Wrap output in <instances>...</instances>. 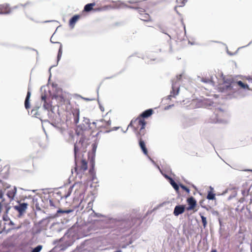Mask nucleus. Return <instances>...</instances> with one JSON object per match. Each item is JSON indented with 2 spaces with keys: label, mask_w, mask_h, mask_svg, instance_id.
Returning a JSON list of instances; mask_svg holds the SVG:
<instances>
[{
  "label": "nucleus",
  "mask_w": 252,
  "mask_h": 252,
  "mask_svg": "<svg viewBox=\"0 0 252 252\" xmlns=\"http://www.w3.org/2000/svg\"><path fill=\"white\" fill-rule=\"evenodd\" d=\"M146 124V122L145 120L139 116L136 119H132L128 126L133 127L135 130L139 129V131L136 134V136H138L145 135L146 133V130L145 129Z\"/></svg>",
  "instance_id": "nucleus-1"
},
{
  "label": "nucleus",
  "mask_w": 252,
  "mask_h": 252,
  "mask_svg": "<svg viewBox=\"0 0 252 252\" xmlns=\"http://www.w3.org/2000/svg\"><path fill=\"white\" fill-rule=\"evenodd\" d=\"M52 98L56 100L58 106L67 105L70 103L69 100L67 98L66 94L60 88H56L55 92L52 95Z\"/></svg>",
  "instance_id": "nucleus-2"
},
{
  "label": "nucleus",
  "mask_w": 252,
  "mask_h": 252,
  "mask_svg": "<svg viewBox=\"0 0 252 252\" xmlns=\"http://www.w3.org/2000/svg\"><path fill=\"white\" fill-rule=\"evenodd\" d=\"M9 167L4 166L0 169V198H2L3 195V190L8 189L10 186L6 183L3 182L1 179L6 178L9 175Z\"/></svg>",
  "instance_id": "nucleus-3"
},
{
  "label": "nucleus",
  "mask_w": 252,
  "mask_h": 252,
  "mask_svg": "<svg viewBox=\"0 0 252 252\" xmlns=\"http://www.w3.org/2000/svg\"><path fill=\"white\" fill-rule=\"evenodd\" d=\"M225 87L227 90H231L232 88L239 86L241 88L249 89L248 85L241 81H235L232 78L227 79L224 81Z\"/></svg>",
  "instance_id": "nucleus-4"
},
{
  "label": "nucleus",
  "mask_w": 252,
  "mask_h": 252,
  "mask_svg": "<svg viewBox=\"0 0 252 252\" xmlns=\"http://www.w3.org/2000/svg\"><path fill=\"white\" fill-rule=\"evenodd\" d=\"M75 172L76 174H79L82 173L87 170L88 168L87 162L86 159H82L79 160V157L77 156L75 158Z\"/></svg>",
  "instance_id": "nucleus-5"
},
{
  "label": "nucleus",
  "mask_w": 252,
  "mask_h": 252,
  "mask_svg": "<svg viewBox=\"0 0 252 252\" xmlns=\"http://www.w3.org/2000/svg\"><path fill=\"white\" fill-rule=\"evenodd\" d=\"M85 139L82 137L78 141H77L74 144V157H79L80 153L86 152V146L84 144Z\"/></svg>",
  "instance_id": "nucleus-6"
},
{
  "label": "nucleus",
  "mask_w": 252,
  "mask_h": 252,
  "mask_svg": "<svg viewBox=\"0 0 252 252\" xmlns=\"http://www.w3.org/2000/svg\"><path fill=\"white\" fill-rule=\"evenodd\" d=\"M28 206L26 203H19L17 205L13 206V208L19 213L18 217H21L25 213Z\"/></svg>",
  "instance_id": "nucleus-7"
},
{
  "label": "nucleus",
  "mask_w": 252,
  "mask_h": 252,
  "mask_svg": "<svg viewBox=\"0 0 252 252\" xmlns=\"http://www.w3.org/2000/svg\"><path fill=\"white\" fill-rule=\"evenodd\" d=\"M144 135H138L136 136L138 139L139 145V146H140L141 149L142 150V152L145 155H148V150L146 147V145H145V142L142 139V136Z\"/></svg>",
  "instance_id": "nucleus-8"
},
{
  "label": "nucleus",
  "mask_w": 252,
  "mask_h": 252,
  "mask_svg": "<svg viewBox=\"0 0 252 252\" xmlns=\"http://www.w3.org/2000/svg\"><path fill=\"white\" fill-rule=\"evenodd\" d=\"M187 202L189 205L187 208L188 211L194 210L197 205L196 201L192 196L188 198L187 200Z\"/></svg>",
  "instance_id": "nucleus-9"
},
{
  "label": "nucleus",
  "mask_w": 252,
  "mask_h": 252,
  "mask_svg": "<svg viewBox=\"0 0 252 252\" xmlns=\"http://www.w3.org/2000/svg\"><path fill=\"white\" fill-rule=\"evenodd\" d=\"M11 8L9 4L3 3L0 4V14H7L11 12Z\"/></svg>",
  "instance_id": "nucleus-10"
},
{
  "label": "nucleus",
  "mask_w": 252,
  "mask_h": 252,
  "mask_svg": "<svg viewBox=\"0 0 252 252\" xmlns=\"http://www.w3.org/2000/svg\"><path fill=\"white\" fill-rule=\"evenodd\" d=\"M128 2L129 3H132L134 4V5L131 6V7L132 8H136L137 9L138 12L140 16L142 15V14L144 13L145 12V10L142 8H141L139 7L140 6V2L139 1H136L134 2L132 0H129L128 1Z\"/></svg>",
  "instance_id": "nucleus-11"
},
{
  "label": "nucleus",
  "mask_w": 252,
  "mask_h": 252,
  "mask_svg": "<svg viewBox=\"0 0 252 252\" xmlns=\"http://www.w3.org/2000/svg\"><path fill=\"white\" fill-rule=\"evenodd\" d=\"M185 211V206L183 205H179L176 206L173 214L175 216H178L180 214H183Z\"/></svg>",
  "instance_id": "nucleus-12"
},
{
  "label": "nucleus",
  "mask_w": 252,
  "mask_h": 252,
  "mask_svg": "<svg viewBox=\"0 0 252 252\" xmlns=\"http://www.w3.org/2000/svg\"><path fill=\"white\" fill-rule=\"evenodd\" d=\"M41 99L44 101L43 107L46 110H51L52 108V105L51 104V101L49 99H47L46 98V95H42L41 96Z\"/></svg>",
  "instance_id": "nucleus-13"
},
{
  "label": "nucleus",
  "mask_w": 252,
  "mask_h": 252,
  "mask_svg": "<svg viewBox=\"0 0 252 252\" xmlns=\"http://www.w3.org/2000/svg\"><path fill=\"white\" fill-rule=\"evenodd\" d=\"M224 114L223 112L220 110H218L216 111V118L212 120L211 122L217 123L218 122H221L222 120L220 118H219V116H222Z\"/></svg>",
  "instance_id": "nucleus-14"
},
{
  "label": "nucleus",
  "mask_w": 252,
  "mask_h": 252,
  "mask_svg": "<svg viewBox=\"0 0 252 252\" xmlns=\"http://www.w3.org/2000/svg\"><path fill=\"white\" fill-rule=\"evenodd\" d=\"M153 113V110L152 109H149L144 111L142 114L140 115V117L144 118H147L151 116Z\"/></svg>",
  "instance_id": "nucleus-15"
},
{
  "label": "nucleus",
  "mask_w": 252,
  "mask_h": 252,
  "mask_svg": "<svg viewBox=\"0 0 252 252\" xmlns=\"http://www.w3.org/2000/svg\"><path fill=\"white\" fill-rule=\"evenodd\" d=\"M80 18L79 15H75L73 16L69 20V23L70 27L73 28L77 21Z\"/></svg>",
  "instance_id": "nucleus-16"
},
{
  "label": "nucleus",
  "mask_w": 252,
  "mask_h": 252,
  "mask_svg": "<svg viewBox=\"0 0 252 252\" xmlns=\"http://www.w3.org/2000/svg\"><path fill=\"white\" fill-rule=\"evenodd\" d=\"M179 87L176 86L175 84H173L172 85V91L171 92V96L173 97H175L179 94Z\"/></svg>",
  "instance_id": "nucleus-17"
},
{
  "label": "nucleus",
  "mask_w": 252,
  "mask_h": 252,
  "mask_svg": "<svg viewBox=\"0 0 252 252\" xmlns=\"http://www.w3.org/2000/svg\"><path fill=\"white\" fill-rule=\"evenodd\" d=\"M31 92L30 91H28L27 92V96H26V99L25 101V106L27 109H28L30 108L29 100H30V98L31 97Z\"/></svg>",
  "instance_id": "nucleus-18"
},
{
  "label": "nucleus",
  "mask_w": 252,
  "mask_h": 252,
  "mask_svg": "<svg viewBox=\"0 0 252 252\" xmlns=\"http://www.w3.org/2000/svg\"><path fill=\"white\" fill-rule=\"evenodd\" d=\"M139 18L144 21H151V17L150 15L147 13L142 14L139 17Z\"/></svg>",
  "instance_id": "nucleus-19"
},
{
  "label": "nucleus",
  "mask_w": 252,
  "mask_h": 252,
  "mask_svg": "<svg viewBox=\"0 0 252 252\" xmlns=\"http://www.w3.org/2000/svg\"><path fill=\"white\" fill-rule=\"evenodd\" d=\"M95 5V3L94 2L88 3L85 6L84 10L86 12H89L93 9V7Z\"/></svg>",
  "instance_id": "nucleus-20"
},
{
  "label": "nucleus",
  "mask_w": 252,
  "mask_h": 252,
  "mask_svg": "<svg viewBox=\"0 0 252 252\" xmlns=\"http://www.w3.org/2000/svg\"><path fill=\"white\" fill-rule=\"evenodd\" d=\"M16 192L15 189L8 190L7 195L9 198L13 199Z\"/></svg>",
  "instance_id": "nucleus-21"
},
{
  "label": "nucleus",
  "mask_w": 252,
  "mask_h": 252,
  "mask_svg": "<svg viewBox=\"0 0 252 252\" xmlns=\"http://www.w3.org/2000/svg\"><path fill=\"white\" fill-rule=\"evenodd\" d=\"M207 198L209 200H214L215 199V194L213 193L211 190L208 191Z\"/></svg>",
  "instance_id": "nucleus-22"
},
{
  "label": "nucleus",
  "mask_w": 252,
  "mask_h": 252,
  "mask_svg": "<svg viewBox=\"0 0 252 252\" xmlns=\"http://www.w3.org/2000/svg\"><path fill=\"white\" fill-rule=\"evenodd\" d=\"M187 0H176V3L178 6H184L187 2Z\"/></svg>",
  "instance_id": "nucleus-23"
},
{
  "label": "nucleus",
  "mask_w": 252,
  "mask_h": 252,
  "mask_svg": "<svg viewBox=\"0 0 252 252\" xmlns=\"http://www.w3.org/2000/svg\"><path fill=\"white\" fill-rule=\"evenodd\" d=\"M200 216H201V220H202V222L203 223V227L205 228L206 227L207 224L206 218L202 215H200Z\"/></svg>",
  "instance_id": "nucleus-24"
},
{
  "label": "nucleus",
  "mask_w": 252,
  "mask_h": 252,
  "mask_svg": "<svg viewBox=\"0 0 252 252\" xmlns=\"http://www.w3.org/2000/svg\"><path fill=\"white\" fill-rule=\"evenodd\" d=\"M170 184L177 191L179 190V186L174 181L172 180L170 182Z\"/></svg>",
  "instance_id": "nucleus-25"
},
{
  "label": "nucleus",
  "mask_w": 252,
  "mask_h": 252,
  "mask_svg": "<svg viewBox=\"0 0 252 252\" xmlns=\"http://www.w3.org/2000/svg\"><path fill=\"white\" fill-rule=\"evenodd\" d=\"M62 49H63L62 45L60 44L59 52H58V60H60V59L61 58V57L62 56V52H63Z\"/></svg>",
  "instance_id": "nucleus-26"
},
{
  "label": "nucleus",
  "mask_w": 252,
  "mask_h": 252,
  "mask_svg": "<svg viewBox=\"0 0 252 252\" xmlns=\"http://www.w3.org/2000/svg\"><path fill=\"white\" fill-rule=\"evenodd\" d=\"M42 249V246L41 245H38L35 248H34L32 252H40V251Z\"/></svg>",
  "instance_id": "nucleus-27"
},
{
  "label": "nucleus",
  "mask_w": 252,
  "mask_h": 252,
  "mask_svg": "<svg viewBox=\"0 0 252 252\" xmlns=\"http://www.w3.org/2000/svg\"><path fill=\"white\" fill-rule=\"evenodd\" d=\"M180 187H181V188L185 190L188 194L189 193V189H188L185 186L181 184V185H180Z\"/></svg>",
  "instance_id": "nucleus-28"
},
{
  "label": "nucleus",
  "mask_w": 252,
  "mask_h": 252,
  "mask_svg": "<svg viewBox=\"0 0 252 252\" xmlns=\"http://www.w3.org/2000/svg\"><path fill=\"white\" fill-rule=\"evenodd\" d=\"M79 116V112L78 111L76 113V115L75 118L74 119V122L76 124L78 122Z\"/></svg>",
  "instance_id": "nucleus-29"
},
{
  "label": "nucleus",
  "mask_w": 252,
  "mask_h": 252,
  "mask_svg": "<svg viewBox=\"0 0 252 252\" xmlns=\"http://www.w3.org/2000/svg\"><path fill=\"white\" fill-rule=\"evenodd\" d=\"M71 212L70 210H65V211H62L61 210H59L57 211V213H69Z\"/></svg>",
  "instance_id": "nucleus-30"
},
{
  "label": "nucleus",
  "mask_w": 252,
  "mask_h": 252,
  "mask_svg": "<svg viewBox=\"0 0 252 252\" xmlns=\"http://www.w3.org/2000/svg\"><path fill=\"white\" fill-rule=\"evenodd\" d=\"M71 189H70V188H69L68 189V193L67 194L64 195L63 197H65V198H67L70 195V194L71 193Z\"/></svg>",
  "instance_id": "nucleus-31"
},
{
  "label": "nucleus",
  "mask_w": 252,
  "mask_h": 252,
  "mask_svg": "<svg viewBox=\"0 0 252 252\" xmlns=\"http://www.w3.org/2000/svg\"><path fill=\"white\" fill-rule=\"evenodd\" d=\"M49 202H50V205L51 206L55 207V205L54 204L53 201L52 200H50Z\"/></svg>",
  "instance_id": "nucleus-32"
},
{
  "label": "nucleus",
  "mask_w": 252,
  "mask_h": 252,
  "mask_svg": "<svg viewBox=\"0 0 252 252\" xmlns=\"http://www.w3.org/2000/svg\"><path fill=\"white\" fill-rule=\"evenodd\" d=\"M202 81L205 83H208L210 81L209 79H202Z\"/></svg>",
  "instance_id": "nucleus-33"
},
{
  "label": "nucleus",
  "mask_w": 252,
  "mask_h": 252,
  "mask_svg": "<svg viewBox=\"0 0 252 252\" xmlns=\"http://www.w3.org/2000/svg\"><path fill=\"white\" fill-rule=\"evenodd\" d=\"M211 252H217V251L216 249H212Z\"/></svg>",
  "instance_id": "nucleus-34"
},
{
  "label": "nucleus",
  "mask_w": 252,
  "mask_h": 252,
  "mask_svg": "<svg viewBox=\"0 0 252 252\" xmlns=\"http://www.w3.org/2000/svg\"><path fill=\"white\" fill-rule=\"evenodd\" d=\"M115 252H122V251L121 250H119V251H116Z\"/></svg>",
  "instance_id": "nucleus-35"
},
{
  "label": "nucleus",
  "mask_w": 252,
  "mask_h": 252,
  "mask_svg": "<svg viewBox=\"0 0 252 252\" xmlns=\"http://www.w3.org/2000/svg\"><path fill=\"white\" fill-rule=\"evenodd\" d=\"M247 171H252V169H247Z\"/></svg>",
  "instance_id": "nucleus-36"
},
{
  "label": "nucleus",
  "mask_w": 252,
  "mask_h": 252,
  "mask_svg": "<svg viewBox=\"0 0 252 252\" xmlns=\"http://www.w3.org/2000/svg\"><path fill=\"white\" fill-rule=\"evenodd\" d=\"M110 131V130H106V132H109V131Z\"/></svg>",
  "instance_id": "nucleus-37"
},
{
  "label": "nucleus",
  "mask_w": 252,
  "mask_h": 252,
  "mask_svg": "<svg viewBox=\"0 0 252 252\" xmlns=\"http://www.w3.org/2000/svg\"><path fill=\"white\" fill-rule=\"evenodd\" d=\"M245 193V190L243 191V193Z\"/></svg>",
  "instance_id": "nucleus-38"
}]
</instances>
